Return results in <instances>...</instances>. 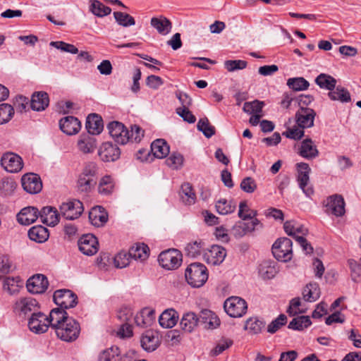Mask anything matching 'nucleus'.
<instances>
[{
    "label": "nucleus",
    "mask_w": 361,
    "mask_h": 361,
    "mask_svg": "<svg viewBox=\"0 0 361 361\" xmlns=\"http://www.w3.org/2000/svg\"><path fill=\"white\" fill-rule=\"evenodd\" d=\"M215 207L219 214L226 215L233 213L235 210L236 204L232 200L221 199L216 202Z\"/></svg>",
    "instance_id": "nucleus-43"
},
{
    "label": "nucleus",
    "mask_w": 361,
    "mask_h": 361,
    "mask_svg": "<svg viewBox=\"0 0 361 361\" xmlns=\"http://www.w3.org/2000/svg\"><path fill=\"white\" fill-rule=\"evenodd\" d=\"M49 104V95L45 92H35L32 95L30 107L32 110L40 111L44 110Z\"/></svg>",
    "instance_id": "nucleus-26"
},
{
    "label": "nucleus",
    "mask_w": 361,
    "mask_h": 361,
    "mask_svg": "<svg viewBox=\"0 0 361 361\" xmlns=\"http://www.w3.org/2000/svg\"><path fill=\"white\" fill-rule=\"evenodd\" d=\"M320 295V288L316 282H310L303 288L302 298L307 302H314L319 298Z\"/></svg>",
    "instance_id": "nucleus-33"
},
{
    "label": "nucleus",
    "mask_w": 361,
    "mask_h": 361,
    "mask_svg": "<svg viewBox=\"0 0 361 361\" xmlns=\"http://www.w3.org/2000/svg\"><path fill=\"white\" fill-rule=\"evenodd\" d=\"M199 324L197 316L194 312H187L183 314L180 325L182 329L190 333Z\"/></svg>",
    "instance_id": "nucleus-38"
},
{
    "label": "nucleus",
    "mask_w": 361,
    "mask_h": 361,
    "mask_svg": "<svg viewBox=\"0 0 361 361\" xmlns=\"http://www.w3.org/2000/svg\"><path fill=\"white\" fill-rule=\"evenodd\" d=\"M327 212H331L336 216H342L345 214V201L340 195H334L329 197L325 202Z\"/></svg>",
    "instance_id": "nucleus-15"
},
{
    "label": "nucleus",
    "mask_w": 361,
    "mask_h": 361,
    "mask_svg": "<svg viewBox=\"0 0 361 361\" xmlns=\"http://www.w3.org/2000/svg\"><path fill=\"white\" fill-rule=\"evenodd\" d=\"M141 346L147 352L155 350L159 345L158 337L154 336L152 331H147L141 337Z\"/></svg>",
    "instance_id": "nucleus-39"
},
{
    "label": "nucleus",
    "mask_w": 361,
    "mask_h": 361,
    "mask_svg": "<svg viewBox=\"0 0 361 361\" xmlns=\"http://www.w3.org/2000/svg\"><path fill=\"white\" fill-rule=\"evenodd\" d=\"M97 180L93 178H89L88 177H82L79 176L77 186L80 192H88L91 191L92 188L96 185Z\"/></svg>",
    "instance_id": "nucleus-53"
},
{
    "label": "nucleus",
    "mask_w": 361,
    "mask_h": 361,
    "mask_svg": "<svg viewBox=\"0 0 361 361\" xmlns=\"http://www.w3.org/2000/svg\"><path fill=\"white\" fill-rule=\"evenodd\" d=\"M98 171V165L94 162L90 161L84 165L82 171L80 175L82 177H88L89 178H93L97 180Z\"/></svg>",
    "instance_id": "nucleus-52"
},
{
    "label": "nucleus",
    "mask_w": 361,
    "mask_h": 361,
    "mask_svg": "<svg viewBox=\"0 0 361 361\" xmlns=\"http://www.w3.org/2000/svg\"><path fill=\"white\" fill-rule=\"evenodd\" d=\"M286 316L283 314H280L268 325L267 331L270 334L276 333L281 326L286 324Z\"/></svg>",
    "instance_id": "nucleus-61"
},
{
    "label": "nucleus",
    "mask_w": 361,
    "mask_h": 361,
    "mask_svg": "<svg viewBox=\"0 0 361 361\" xmlns=\"http://www.w3.org/2000/svg\"><path fill=\"white\" fill-rule=\"evenodd\" d=\"M180 196L182 202L186 205H191L195 202L196 195L192 185L188 183H185L181 185Z\"/></svg>",
    "instance_id": "nucleus-41"
},
{
    "label": "nucleus",
    "mask_w": 361,
    "mask_h": 361,
    "mask_svg": "<svg viewBox=\"0 0 361 361\" xmlns=\"http://www.w3.org/2000/svg\"><path fill=\"white\" fill-rule=\"evenodd\" d=\"M21 182L23 189L30 194H37L42 190V183L37 174H25L22 177Z\"/></svg>",
    "instance_id": "nucleus-18"
},
{
    "label": "nucleus",
    "mask_w": 361,
    "mask_h": 361,
    "mask_svg": "<svg viewBox=\"0 0 361 361\" xmlns=\"http://www.w3.org/2000/svg\"><path fill=\"white\" fill-rule=\"evenodd\" d=\"M2 167L9 173H18L23 169L22 158L13 152L5 153L1 159Z\"/></svg>",
    "instance_id": "nucleus-11"
},
{
    "label": "nucleus",
    "mask_w": 361,
    "mask_h": 361,
    "mask_svg": "<svg viewBox=\"0 0 361 361\" xmlns=\"http://www.w3.org/2000/svg\"><path fill=\"white\" fill-rule=\"evenodd\" d=\"M327 94L332 101H338L341 103H347L351 101L349 91L341 85H336L335 89L329 92Z\"/></svg>",
    "instance_id": "nucleus-34"
},
{
    "label": "nucleus",
    "mask_w": 361,
    "mask_h": 361,
    "mask_svg": "<svg viewBox=\"0 0 361 361\" xmlns=\"http://www.w3.org/2000/svg\"><path fill=\"white\" fill-rule=\"evenodd\" d=\"M287 85L293 91H303L308 89L310 83L304 78L297 77L288 79Z\"/></svg>",
    "instance_id": "nucleus-45"
},
{
    "label": "nucleus",
    "mask_w": 361,
    "mask_h": 361,
    "mask_svg": "<svg viewBox=\"0 0 361 361\" xmlns=\"http://www.w3.org/2000/svg\"><path fill=\"white\" fill-rule=\"evenodd\" d=\"M103 127V121L100 116L92 114L87 117L85 128L87 133L92 135H98L102 131Z\"/></svg>",
    "instance_id": "nucleus-27"
},
{
    "label": "nucleus",
    "mask_w": 361,
    "mask_h": 361,
    "mask_svg": "<svg viewBox=\"0 0 361 361\" xmlns=\"http://www.w3.org/2000/svg\"><path fill=\"white\" fill-rule=\"evenodd\" d=\"M154 319V310L150 308H144L135 317V322L138 326H150Z\"/></svg>",
    "instance_id": "nucleus-30"
},
{
    "label": "nucleus",
    "mask_w": 361,
    "mask_h": 361,
    "mask_svg": "<svg viewBox=\"0 0 361 361\" xmlns=\"http://www.w3.org/2000/svg\"><path fill=\"white\" fill-rule=\"evenodd\" d=\"M202 245L203 243L202 242V240H196L192 243H188L185 247L186 255L193 258L197 257L202 253V250L203 249Z\"/></svg>",
    "instance_id": "nucleus-58"
},
{
    "label": "nucleus",
    "mask_w": 361,
    "mask_h": 361,
    "mask_svg": "<svg viewBox=\"0 0 361 361\" xmlns=\"http://www.w3.org/2000/svg\"><path fill=\"white\" fill-rule=\"evenodd\" d=\"M14 115L13 107L8 104H0V124L8 122Z\"/></svg>",
    "instance_id": "nucleus-54"
},
{
    "label": "nucleus",
    "mask_w": 361,
    "mask_h": 361,
    "mask_svg": "<svg viewBox=\"0 0 361 361\" xmlns=\"http://www.w3.org/2000/svg\"><path fill=\"white\" fill-rule=\"evenodd\" d=\"M70 318L65 310L57 307L51 310L48 322L49 326L56 331V328H59V326L65 322V320Z\"/></svg>",
    "instance_id": "nucleus-23"
},
{
    "label": "nucleus",
    "mask_w": 361,
    "mask_h": 361,
    "mask_svg": "<svg viewBox=\"0 0 361 361\" xmlns=\"http://www.w3.org/2000/svg\"><path fill=\"white\" fill-rule=\"evenodd\" d=\"M38 217H39V212L34 207H25L17 215L18 221L22 225H30Z\"/></svg>",
    "instance_id": "nucleus-21"
},
{
    "label": "nucleus",
    "mask_w": 361,
    "mask_h": 361,
    "mask_svg": "<svg viewBox=\"0 0 361 361\" xmlns=\"http://www.w3.org/2000/svg\"><path fill=\"white\" fill-rule=\"evenodd\" d=\"M252 228L249 224L239 221L232 227L231 233L235 238H240L247 232H251Z\"/></svg>",
    "instance_id": "nucleus-55"
},
{
    "label": "nucleus",
    "mask_w": 361,
    "mask_h": 361,
    "mask_svg": "<svg viewBox=\"0 0 361 361\" xmlns=\"http://www.w3.org/2000/svg\"><path fill=\"white\" fill-rule=\"evenodd\" d=\"M113 14L117 23L123 27L132 26L135 24L134 18L128 13L114 11Z\"/></svg>",
    "instance_id": "nucleus-49"
},
{
    "label": "nucleus",
    "mask_w": 361,
    "mask_h": 361,
    "mask_svg": "<svg viewBox=\"0 0 361 361\" xmlns=\"http://www.w3.org/2000/svg\"><path fill=\"white\" fill-rule=\"evenodd\" d=\"M59 209L62 216L69 220L78 219L84 211L83 204L78 200L64 202Z\"/></svg>",
    "instance_id": "nucleus-10"
},
{
    "label": "nucleus",
    "mask_w": 361,
    "mask_h": 361,
    "mask_svg": "<svg viewBox=\"0 0 361 361\" xmlns=\"http://www.w3.org/2000/svg\"><path fill=\"white\" fill-rule=\"evenodd\" d=\"M315 83L322 89L330 92L335 89L337 81L331 75L326 73H320L314 80Z\"/></svg>",
    "instance_id": "nucleus-40"
},
{
    "label": "nucleus",
    "mask_w": 361,
    "mask_h": 361,
    "mask_svg": "<svg viewBox=\"0 0 361 361\" xmlns=\"http://www.w3.org/2000/svg\"><path fill=\"white\" fill-rule=\"evenodd\" d=\"M97 238L92 234L82 235L78 240V247L81 252L86 255H93L98 251Z\"/></svg>",
    "instance_id": "nucleus-16"
},
{
    "label": "nucleus",
    "mask_w": 361,
    "mask_h": 361,
    "mask_svg": "<svg viewBox=\"0 0 361 361\" xmlns=\"http://www.w3.org/2000/svg\"><path fill=\"white\" fill-rule=\"evenodd\" d=\"M264 325V322L257 317H250L246 320L244 329L247 331L250 334L255 335L262 331Z\"/></svg>",
    "instance_id": "nucleus-42"
},
{
    "label": "nucleus",
    "mask_w": 361,
    "mask_h": 361,
    "mask_svg": "<svg viewBox=\"0 0 361 361\" xmlns=\"http://www.w3.org/2000/svg\"><path fill=\"white\" fill-rule=\"evenodd\" d=\"M316 113L314 109L301 106L295 114V121L301 128H310L314 126Z\"/></svg>",
    "instance_id": "nucleus-14"
},
{
    "label": "nucleus",
    "mask_w": 361,
    "mask_h": 361,
    "mask_svg": "<svg viewBox=\"0 0 361 361\" xmlns=\"http://www.w3.org/2000/svg\"><path fill=\"white\" fill-rule=\"evenodd\" d=\"M79 149L85 154L92 152L97 147V140L92 135L83 133L78 141Z\"/></svg>",
    "instance_id": "nucleus-28"
},
{
    "label": "nucleus",
    "mask_w": 361,
    "mask_h": 361,
    "mask_svg": "<svg viewBox=\"0 0 361 361\" xmlns=\"http://www.w3.org/2000/svg\"><path fill=\"white\" fill-rule=\"evenodd\" d=\"M166 163L168 166L178 169L183 165V157L180 153L173 152L167 158Z\"/></svg>",
    "instance_id": "nucleus-60"
},
{
    "label": "nucleus",
    "mask_w": 361,
    "mask_h": 361,
    "mask_svg": "<svg viewBox=\"0 0 361 361\" xmlns=\"http://www.w3.org/2000/svg\"><path fill=\"white\" fill-rule=\"evenodd\" d=\"M151 152L159 159L166 157L169 153V146L164 139H157L151 144Z\"/></svg>",
    "instance_id": "nucleus-37"
},
{
    "label": "nucleus",
    "mask_w": 361,
    "mask_h": 361,
    "mask_svg": "<svg viewBox=\"0 0 361 361\" xmlns=\"http://www.w3.org/2000/svg\"><path fill=\"white\" fill-rule=\"evenodd\" d=\"M19 283H20L19 278L7 277L4 282V289L11 295L15 294L18 291Z\"/></svg>",
    "instance_id": "nucleus-59"
},
{
    "label": "nucleus",
    "mask_w": 361,
    "mask_h": 361,
    "mask_svg": "<svg viewBox=\"0 0 361 361\" xmlns=\"http://www.w3.org/2000/svg\"><path fill=\"white\" fill-rule=\"evenodd\" d=\"M224 307L226 312L231 317H241L247 310L245 300L237 296H232L226 299Z\"/></svg>",
    "instance_id": "nucleus-4"
},
{
    "label": "nucleus",
    "mask_w": 361,
    "mask_h": 361,
    "mask_svg": "<svg viewBox=\"0 0 361 361\" xmlns=\"http://www.w3.org/2000/svg\"><path fill=\"white\" fill-rule=\"evenodd\" d=\"M119 348L117 346H111L103 350L99 356V361H116Z\"/></svg>",
    "instance_id": "nucleus-56"
},
{
    "label": "nucleus",
    "mask_w": 361,
    "mask_h": 361,
    "mask_svg": "<svg viewBox=\"0 0 361 361\" xmlns=\"http://www.w3.org/2000/svg\"><path fill=\"white\" fill-rule=\"evenodd\" d=\"M89 219L94 226H102L108 220V214L102 206H96L89 212Z\"/></svg>",
    "instance_id": "nucleus-25"
},
{
    "label": "nucleus",
    "mask_w": 361,
    "mask_h": 361,
    "mask_svg": "<svg viewBox=\"0 0 361 361\" xmlns=\"http://www.w3.org/2000/svg\"><path fill=\"white\" fill-rule=\"evenodd\" d=\"M277 271L274 265L269 262H264L259 265V273L264 279H271L274 277Z\"/></svg>",
    "instance_id": "nucleus-50"
},
{
    "label": "nucleus",
    "mask_w": 361,
    "mask_h": 361,
    "mask_svg": "<svg viewBox=\"0 0 361 361\" xmlns=\"http://www.w3.org/2000/svg\"><path fill=\"white\" fill-rule=\"evenodd\" d=\"M247 61L243 60H227L224 62V66L229 72L243 70L246 68Z\"/></svg>",
    "instance_id": "nucleus-63"
},
{
    "label": "nucleus",
    "mask_w": 361,
    "mask_h": 361,
    "mask_svg": "<svg viewBox=\"0 0 361 361\" xmlns=\"http://www.w3.org/2000/svg\"><path fill=\"white\" fill-rule=\"evenodd\" d=\"M185 279L192 287L202 286L208 279L207 267L202 263L190 264L185 270Z\"/></svg>",
    "instance_id": "nucleus-1"
},
{
    "label": "nucleus",
    "mask_w": 361,
    "mask_h": 361,
    "mask_svg": "<svg viewBox=\"0 0 361 361\" xmlns=\"http://www.w3.org/2000/svg\"><path fill=\"white\" fill-rule=\"evenodd\" d=\"M90 11L98 17H104L111 13V9L110 7L104 5L98 0L90 1Z\"/></svg>",
    "instance_id": "nucleus-44"
},
{
    "label": "nucleus",
    "mask_w": 361,
    "mask_h": 361,
    "mask_svg": "<svg viewBox=\"0 0 361 361\" xmlns=\"http://www.w3.org/2000/svg\"><path fill=\"white\" fill-rule=\"evenodd\" d=\"M39 217L43 224L54 226L59 222V215L54 207H44L39 212Z\"/></svg>",
    "instance_id": "nucleus-24"
},
{
    "label": "nucleus",
    "mask_w": 361,
    "mask_h": 361,
    "mask_svg": "<svg viewBox=\"0 0 361 361\" xmlns=\"http://www.w3.org/2000/svg\"><path fill=\"white\" fill-rule=\"evenodd\" d=\"M109 135L114 140L121 145L129 142V130L119 121H112L107 125Z\"/></svg>",
    "instance_id": "nucleus-8"
},
{
    "label": "nucleus",
    "mask_w": 361,
    "mask_h": 361,
    "mask_svg": "<svg viewBox=\"0 0 361 361\" xmlns=\"http://www.w3.org/2000/svg\"><path fill=\"white\" fill-rule=\"evenodd\" d=\"M58 338L66 342L75 341L80 333V325L79 322L73 317L65 320L59 328L55 331Z\"/></svg>",
    "instance_id": "nucleus-2"
},
{
    "label": "nucleus",
    "mask_w": 361,
    "mask_h": 361,
    "mask_svg": "<svg viewBox=\"0 0 361 361\" xmlns=\"http://www.w3.org/2000/svg\"><path fill=\"white\" fill-rule=\"evenodd\" d=\"M197 128L198 130L202 132L204 135L209 138L212 136H213L215 133L216 130L214 126L211 125L207 118H200L197 124Z\"/></svg>",
    "instance_id": "nucleus-47"
},
{
    "label": "nucleus",
    "mask_w": 361,
    "mask_h": 361,
    "mask_svg": "<svg viewBox=\"0 0 361 361\" xmlns=\"http://www.w3.org/2000/svg\"><path fill=\"white\" fill-rule=\"evenodd\" d=\"M48 316L41 312H33L28 320L30 330L37 334L45 333L49 328Z\"/></svg>",
    "instance_id": "nucleus-9"
},
{
    "label": "nucleus",
    "mask_w": 361,
    "mask_h": 361,
    "mask_svg": "<svg viewBox=\"0 0 361 361\" xmlns=\"http://www.w3.org/2000/svg\"><path fill=\"white\" fill-rule=\"evenodd\" d=\"M49 233L48 229L41 225L32 226L28 231V236L31 240L43 243L49 238Z\"/></svg>",
    "instance_id": "nucleus-36"
},
{
    "label": "nucleus",
    "mask_w": 361,
    "mask_h": 361,
    "mask_svg": "<svg viewBox=\"0 0 361 361\" xmlns=\"http://www.w3.org/2000/svg\"><path fill=\"white\" fill-rule=\"evenodd\" d=\"M182 257L181 252L178 250L169 249L159 254L158 261L163 268L173 270L180 266Z\"/></svg>",
    "instance_id": "nucleus-3"
},
{
    "label": "nucleus",
    "mask_w": 361,
    "mask_h": 361,
    "mask_svg": "<svg viewBox=\"0 0 361 361\" xmlns=\"http://www.w3.org/2000/svg\"><path fill=\"white\" fill-rule=\"evenodd\" d=\"M226 256V250L220 245H212L207 252L204 253V259L207 263L213 265L221 264Z\"/></svg>",
    "instance_id": "nucleus-19"
},
{
    "label": "nucleus",
    "mask_w": 361,
    "mask_h": 361,
    "mask_svg": "<svg viewBox=\"0 0 361 361\" xmlns=\"http://www.w3.org/2000/svg\"><path fill=\"white\" fill-rule=\"evenodd\" d=\"M98 155L103 161H115L121 156V149L111 142H105L101 145L98 151Z\"/></svg>",
    "instance_id": "nucleus-17"
},
{
    "label": "nucleus",
    "mask_w": 361,
    "mask_h": 361,
    "mask_svg": "<svg viewBox=\"0 0 361 361\" xmlns=\"http://www.w3.org/2000/svg\"><path fill=\"white\" fill-rule=\"evenodd\" d=\"M149 249L145 243H137L133 245L128 251L129 257L135 260L143 262L149 257Z\"/></svg>",
    "instance_id": "nucleus-31"
},
{
    "label": "nucleus",
    "mask_w": 361,
    "mask_h": 361,
    "mask_svg": "<svg viewBox=\"0 0 361 361\" xmlns=\"http://www.w3.org/2000/svg\"><path fill=\"white\" fill-rule=\"evenodd\" d=\"M312 324L308 316H299L293 318L288 324V328L293 330L302 331Z\"/></svg>",
    "instance_id": "nucleus-46"
},
{
    "label": "nucleus",
    "mask_w": 361,
    "mask_h": 361,
    "mask_svg": "<svg viewBox=\"0 0 361 361\" xmlns=\"http://www.w3.org/2000/svg\"><path fill=\"white\" fill-rule=\"evenodd\" d=\"M61 130L68 135L78 133L81 128L80 121L74 116H66L59 121Z\"/></svg>",
    "instance_id": "nucleus-20"
},
{
    "label": "nucleus",
    "mask_w": 361,
    "mask_h": 361,
    "mask_svg": "<svg viewBox=\"0 0 361 361\" xmlns=\"http://www.w3.org/2000/svg\"><path fill=\"white\" fill-rule=\"evenodd\" d=\"M53 299L59 307L63 310L72 308L78 304L77 295L70 290L62 289L56 290Z\"/></svg>",
    "instance_id": "nucleus-6"
},
{
    "label": "nucleus",
    "mask_w": 361,
    "mask_h": 361,
    "mask_svg": "<svg viewBox=\"0 0 361 361\" xmlns=\"http://www.w3.org/2000/svg\"><path fill=\"white\" fill-rule=\"evenodd\" d=\"M264 105V102L255 99L252 102H245L243 110L248 114H261Z\"/></svg>",
    "instance_id": "nucleus-51"
},
{
    "label": "nucleus",
    "mask_w": 361,
    "mask_h": 361,
    "mask_svg": "<svg viewBox=\"0 0 361 361\" xmlns=\"http://www.w3.org/2000/svg\"><path fill=\"white\" fill-rule=\"evenodd\" d=\"M114 189V183L110 176H106L103 177L99 184L98 191L102 195H109Z\"/></svg>",
    "instance_id": "nucleus-57"
},
{
    "label": "nucleus",
    "mask_w": 361,
    "mask_h": 361,
    "mask_svg": "<svg viewBox=\"0 0 361 361\" xmlns=\"http://www.w3.org/2000/svg\"><path fill=\"white\" fill-rule=\"evenodd\" d=\"M49 45L58 49H60L62 51L68 52L73 54L78 53V49L75 46L62 41L51 42Z\"/></svg>",
    "instance_id": "nucleus-62"
},
{
    "label": "nucleus",
    "mask_w": 361,
    "mask_h": 361,
    "mask_svg": "<svg viewBox=\"0 0 361 361\" xmlns=\"http://www.w3.org/2000/svg\"><path fill=\"white\" fill-rule=\"evenodd\" d=\"M232 345L233 341L231 339L222 338L216 343V346L210 350L209 355L212 357L217 356L229 348Z\"/></svg>",
    "instance_id": "nucleus-48"
},
{
    "label": "nucleus",
    "mask_w": 361,
    "mask_h": 361,
    "mask_svg": "<svg viewBox=\"0 0 361 361\" xmlns=\"http://www.w3.org/2000/svg\"><path fill=\"white\" fill-rule=\"evenodd\" d=\"M297 180L299 186L307 197H310L314 193L313 188L309 185L311 169L308 164L300 162L297 164Z\"/></svg>",
    "instance_id": "nucleus-7"
},
{
    "label": "nucleus",
    "mask_w": 361,
    "mask_h": 361,
    "mask_svg": "<svg viewBox=\"0 0 361 361\" xmlns=\"http://www.w3.org/2000/svg\"><path fill=\"white\" fill-rule=\"evenodd\" d=\"M49 286L47 278L43 274H35L30 277L26 283L27 290L33 294H41L46 291Z\"/></svg>",
    "instance_id": "nucleus-13"
},
{
    "label": "nucleus",
    "mask_w": 361,
    "mask_h": 361,
    "mask_svg": "<svg viewBox=\"0 0 361 361\" xmlns=\"http://www.w3.org/2000/svg\"><path fill=\"white\" fill-rule=\"evenodd\" d=\"M272 253L278 260L286 262L292 257V241L288 238L278 239L272 245Z\"/></svg>",
    "instance_id": "nucleus-5"
},
{
    "label": "nucleus",
    "mask_w": 361,
    "mask_h": 361,
    "mask_svg": "<svg viewBox=\"0 0 361 361\" xmlns=\"http://www.w3.org/2000/svg\"><path fill=\"white\" fill-rule=\"evenodd\" d=\"M130 257L128 253L121 252L114 258V265L116 268L122 269L130 264Z\"/></svg>",
    "instance_id": "nucleus-64"
},
{
    "label": "nucleus",
    "mask_w": 361,
    "mask_h": 361,
    "mask_svg": "<svg viewBox=\"0 0 361 361\" xmlns=\"http://www.w3.org/2000/svg\"><path fill=\"white\" fill-rule=\"evenodd\" d=\"M299 154L305 159H312L319 155V151L312 139L306 138L301 143Z\"/></svg>",
    "instance_id": "nucleus-29"
},
{
    "label": "nucleus",
    "mask_w": 361,
    "mask_h": 361,
    "mask_svg": "<svg viewBox=\"0 0 361 361\" xmlns=\"http://www.w3.org/2000/svg\"><path fill=\"white\" fill-rule=\"evenodd\" d=\"M178 319L177 312L173 309H169L161 313L159 318V322L162 327L168 329L174 326Z\"/></svg>",
    "instance_id": "nucleus-35"
},
{
    "label": "nucleus",
    "mask_w": 361,
    "mask_h": 361,
    "mask_svg": "<svg viewBox=\"0 0 361 361\" xmlns=\"http://www.w3.org/2000/svg\"><path fill=\"white\" fill-rule=\"evenodd\" d=\"M13 312L20 316L37 312L39 308L38 302L32 298H21L13 305Z\"/></svg>",
    "instance_id": "nucleus-12"
},
{
    "label": "nucleus",
    "mask_w": 361,
    "mask_h": 361,
    "mask_svg": "<svg viewBox=\"0 0 361 361\" xmlns=\"http://www.w3.org/2000/svg\"><path fill=\"white\" fill-rule=\"evenodd\" d=\"M150 24L160 35H162L169 34L172 28L171 22L164 16L152 18L151 19Z\"/></svg>",
    "instance_id": "nucleus-32"
},
{
    "label": "nucleus",
    "mask_w": 361,
    "mask_h": 361,
    "mask_svg": "<svg viewBox=\"0 0 361 361\" xmlns=\"http://www.w3.org/2000/svg\"><path fill=\"white\" fill-rule=\"evenodd\" d=\"M198 318V323L203 325L205 329H214L220 324V321L216 315L209 310H202Z\"/></svg>",
    "instance_id": "nucleus-22"
}]
</instances>
